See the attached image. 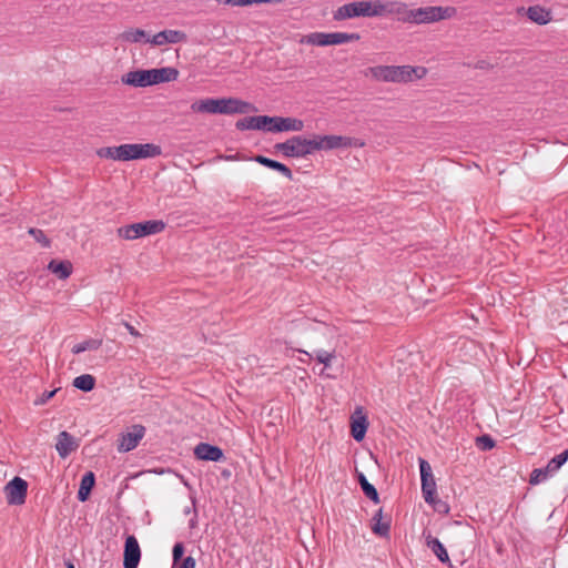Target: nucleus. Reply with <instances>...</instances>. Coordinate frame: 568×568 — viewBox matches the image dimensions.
Listing matches in <instances>:
<instances>
[{
	"mask_svg": "<svg viewBox=\"0 0 568 568\" xmlns=\"http://www.w3.org/2000/svg\"><path fill=\"white\" fill-rule=\"evenodd\" d=\"M351 138L342 135H314L312 139L294 135L285 142L276 143L274 149L285 158H305L316 151L351 146Z\"/></svg>",
	"mask_w": 568,
	"mask_h": 568,
	"instance_id": "obj_1",
	"label": "nucleus"
},
{
	"mask_svg": "<svg viewBox=\"0 0 568 568\" xmlns=\"http://www.w3.org/2000/svg\"><path fill=\"white\" fill-rule=\"evenodd\" d=\"M406 4L398 1L383 2L382 0H363L345 3L338 7L333 18L336 21H343L354 18H375L392 13H402Z\"/></svg>",
	"mask_w": 568,
	"mask_h": 568,
	"instance_id": "obj_2",
	"label": "nucleus"
},
{
	"mask_svg": "<svg viewBox=\"0 0 568 568\" xmlns=\"http://www.w3.org/2000/svg\"><path fill=\"white\" fill-rule=\"evenodd\" d=\"M426 74L427 69L419 65H376L369 67L365 71L366 77L369 75L376 81L390 83H408L420 80Z\"/></svg>",
	"mask_w": 568,
	"mask_h": 568,
	"instance_id": "obj_3",
	"label": "nucleus"
},
{
	"mask_svg": "<svg viewBox=\"0 0 568 568\" xmlns=\"http://www.w3.org/2000/svg\"><path fill=\"white\" fill-rule=\"evenodd\" d=\"M457 14V8L452 6H429L408 11V20L417 23H434L442 20L452 19Z\"/></svg>",
	"mask_w": 568,
	"mask_h": 568,
	"instance_id": "obj_4",
	"label": "nucleus"
},
{
	"mask_svg": "<svg viewBox=\"0 0 568 568\" xmlns=\"http://www.w3.org/2000/svg\"><path fill=\"white\" fill-rule=\"evenodd\" d=\"M165 229L162 220H149L124 225L118 229V235L124 240H135L146 235L161 233Z\"/></svg>",
	"mask_w": 568,
	"mask_h": 568,
	"instance_id": "obj_5",
	"label": "nucleus"
},
{
	"mask_svg": "<svg viewBox=\"0 0 568 568\" xmlns=\"http://www.w3.org/2000/svg\"><path fill=\"white\" fill-rule=\"evenodd\" d=\"M361 39L359 33H347V32H313L304 37L301 42L308 43L312 45L325 47V45H337L358 41Z\"/></svg>",
	"mask_w": 568,
	"mask_h": 568,
	"instance_id": "obj_6",
	"label": "nucleus"
},
{
	"mask_svg": "<svg viewBox=\"0 0 568 568\" xmlns=\"http://www.w3.org/2000/svg\"><path fill=\"white\" fill-rule=\"evenodd\" d=\"M124 152L126 162L160 156L162 148L154 143H125Z\"/></svg>",
	"mask_w": 568,
	"mask_h": 568,
	"instance_id": "obj_7",
	"label": "nucleus"
},
{
	"mask_svg": "<svg viewBox=\"0 0 568 568\" xmlns=\"http://www.w3.org/2000/svg\"><path fill=\"white\" fill-rule=\"evenodd\" d=\"M6 499L10 506H20L26 503L28 494V483L16 476L4 486Z\"/></svg>",
	"mask_w": 568,
	"mask_h": 568,
	"instance_id": "obj_8",
	"label": "nucleus"
},
{
	"mask_svg": "<svg viewBox=\"0 0 568 568\" xmlns=\"http://www.w3.org/2000/svg\"><path fill=\"white\" fill-rule=\"evenodd\" d=\"M418 463L423 497L425 501H433V497L436 495L437 486L432 471V467L429 463L424 458H419Z\"/></svg>",
	"mask_w": 568,
	"mask_h": 568,
	"instance_id": "obj_9",
	"label": "nucleus"
},
{
	"mask_svg": "<svg viewBox=\"0 0 568 568\" xmlns=\"http://www.w3.org/2000/svg\"><path fill=\"white\" fill-rule=\"evenodd\" d=\"M145 435V427L136 424L126 433H122L118 439V450L128 453L133 450Z\"/></svg>",
	"mask_w": 568,
	"mask_h": 568,
	"instance_id": "obj_10",
	"label": "nucleus"
},
{
	"mask_svg": "<svg viewBox=\"0 0 568 568\" xmlns=\"http://www.w3.org/2000/svg\"><path fill=\"white\" fill-rule=\"evenodd\" d=\"M304 129V121L291 116H270L267 132H300Z\"/></svg>",
	"mask_w": 568,
	"mask_h": 568,
	"instance_id": "obj_11",
	"label": "nucleus"
},
{
	"mask_svg": "<svg viewBox=\"0 0 568 568\" xmlns=\"http://www.w3.org/2000/svg\"><path fill=\"white\" fill-rule=\"evenodd\" d=\"M141 560V548L138 539L133 535H129L124 542L123 567L138 568Z\"/></svg>",
	"mask_w": 568,
	"mask_h": 568,
	"instance_id": "obj_12",
	"label": "nucleus"
},
{
	"mask_svg": "<svg viewBox=\"0 0 568 568\" xmlns=\"http://www.w3.org/2000/svg\"><path fill=\"white\" fill-rule=\"evenodd\" d=\"M194 456L199 460L220 462L224 459V452L216 445L199 443L194 448Z\"/></svg>",
	"mask_w": 568,
	"mask_h": 568,
	"instance_id": "obj_13",
	"label": "nucleus"
},
{
	"mask_svg": "<svg viewBox=\"0 0 568 568\" xmlns=\"http://www.w3.org/2000/svg\"><path fill=\"white\" fill-rule=\"evenodd\" d=\"M122 82L135 88L154 85L151 69L130 71L122 77Z\"/></svg>",
	"mask_w": 568,
	"mask_h": 568,
	"instance_id": "obj_14",
	"label": "nucleus"
},
{
	"mask_svg": "<svg viewBox=\"0 0 568 568\" xmlns=\"http://www.w3.org/2000/svg\"><path fill=\"white\" fill-rule=\"evenodd\" d=\"M191 110L193 112L200 113L224 114V98H207L200 101H195L191 104Z\"/></svg>",
	"mask_w": 568,
	"mask_h": 568,
	"instance_id": "obj_15",
	"label": "nucleus"
},
{
	"mask_svg": "<svg viewBox=\"0 0 568 568\" xmlns=\"http://www.w3.org/2000/svg\"><path fill=\"white\" fill-rule=\"evenodd\" d=\"M526 12L528 19L539 26H545L549 23L552 19L551 11L549 9H546L545 7H541L539 4L530 6L527 9L524 7H520L517 9V13L520 14L521 12Z\"/></svg>",
	"mask_w": 568,
	"mask_h": 568,
	"instance_id": "obj_16",
	"label": "nucleus"
},
{
	"mask_svg": "<svg viewBox=\"0 0 568 568\" xmlns=\"http://www.w3.org/2000/svg\"><path fill=\"white\" fill-rule=\"evenodd\" d=\"M268 124H270L268 115H254V116H245L243 119H240L235 123V128L240 131H245V130L267 131Z\"/></svg>",
	"mask_w": 568,
	"mask_h": 568,
	"instance_id": "obj_17",
	"label": "nucleus"
},
{
	"mask_svg": "<svg viewBox=\"0 0 568 568\" xmlns=\"http://www.w3.org/2000/svg\"><path fill=\"white\" fill-rule=\"evenodd\" d=\"M186 40V34L180 30H163L158 32L152 37V39H146V42H150L154 45H163L165 43H179Z\"/></svg>",
	"mask_w": 568,
	"mask_h": 568,
	"instance_id": "obj_18",
	"label": "nucleus"
},
{
	"mask_svg": "<svg viewBox=\"0 0 568 568\" xmlns=\"http://www.w3.org/2000/svg\"><path fill=\"white\" fill-rule=\"evenodd\" d=\"M77 448L78 444L70 433L67 430L59 433L57 437L55 449L61 458L68 457Z\"/></svg>",
	"mask_w": 568,
	"mask_h": 568,
	"instance_id": "obj_19",
	"label": "nucleus"
},
{
	"mask_svg": "<svg viewBox=\"0 0 568 568\" xmlns=\"http://www.w3.org/2000/svg\"><path fill=\"white\" fill-rule=\"evenodd\" d=\"M224 114H245L254 110L253 104L237 98H224Z\"/></svg>",
	"mask_w": 568,
	"mask_h": 568,
	"instance_id": "obj_20",
	"label": "nucleus"
},
{
	"mask_svg": "<svg viewBox=\"0 0 568 568\" xmlns=\"http://www.w3.org/2000/svg\"><path fill=\"white\" fill-rule=\"evenodd\" d=\"M355 414H362V409L358 408ZM367 427H368V422H367V417L365 415H359L357 417L353 416L352 417V423H351V434H352V437L356 440V442H362L366 435V432H367Z\"/></svg>",
	"mask_w": 568,
	"mask_h": 568,
	"instance_id": "obj_21",
	"label": "nucleus"
},
{
	"mask_svg": "<svg viewBox=\"0 0 568 568\" xmlns=\"http://www.w3.org/2000/svg\"><path fill=\"white\" fill-rule=\"evenodd\" d=\"M254 161L265 168L280 172L283 176H285L288 180L293 179L292 170L287 165L278 161L266 158L264 155H256L254 158Z\"/></svg>",
	"mask_w": 568,
	"mask_h": 568,
	"instance_id": "obj_22",
	"label": "nucleus"
},
{
	"mask_svg": "<svg viewBox=\"0 0 568 568\" xmlns=\"http://www.w3.org/2000/svg\"><path fill=\"white\" fill-rule=\"evenodd\" d=\"M95 485V475L93 471H87L80 481V487L78 490V499L81 503H84L89 499L92 488Z\"/></svg>",
	"mask_w": 568,
	"mask_h": 568,
	"instance_id": "obj_23",
	"label": "nucleus"
},
{
	"mask_svg": "<svg viewBox=\"0 0 568 568\" xmlns=\"http://www.w3.org/2000/svg\"><path fill=\"white\" fill-rule=\"evenodd\" d=\"M151 71L154 84L175 81L179 77V71L171 67L151 69Z\"/></svg>",
	"mask_w": 568,
	"mask_h": 568,
	"instance_id": "obj_24",
	"label": "nucleus"
},
{
	"mask_svg": "<svg viewBox=\"0 0 568 568\" xmlns=\"http://www.w3.org/2000/svg\"><path fill=\"white\" fill-rule=\"evenodd\" d=\"M426 545L434 552V555L437 557V559L440 562L446 564L449 561L448 552H447L445 546L443 545V542L438 538L433 537L429 534L426 537Z\"/></svg>",
	"mask_w": 568,
	"mask_h": 568,
	"instance_id": "obj_25",
	"label": "nucleus"
},
{
	"mask_svg": "<svg viewBox=\"0 0 568 568\" xmlns=\"http://www.w3.org/2000/svg\"><path fill=\"white\" fill-rule=\"evenodd\" d=\"M124 144L118 146H104L97 150V155L101 159L125 162Z\"/></svg>",
	"mask_w": 568,
	"mask_h": 568,
	"instance_id": "obj_26",
	"label": "nucleus"
},
{
	"mask_svg": "<svg viewBox=\"0 0 568 568\" xmlns=\"http://www.w3.org/2000/svg\"><path fill=\"white\" fill-rule=\"evenodd\" d=\"M48 270L60 280H67L72 274V264L69 261L51 260L48 264Z\"/></svg>",
	"mask_w": 568,
	"mask_h": 568,
	"instance_id": "obj_27",
	"label": "nucleus"
},
{
	"mask_svg": "<svg viewBox=\"0 0 568 568\" xmlns=\"http://www.w3.org/2000/svg\"><path fill=\"white\" fill-rule=\"evenodd\" d=\"M357 478L364 495L374 504H378L379 495L375 486L367 480L363 473H359Z\"/></svg>",
	"mask_w": 568,
	"mask_h": 568,
	"instance_id": "obj_28",
	"label": "nucleus"
},
{
	"mask_svg": "<svg viewBox=\"0 0 568 568\" xmlns=\"http://www.w3.org/2000/svg\"><path fill=\"white\" fill-rule=\"evenodd\" d=\"M72 385L82 390V392H91L95 386V377L91 374H82L73 379Z\"/></svg>",
	"mask_w": 568,
	"mask_h": 568,
	"instance_id": "obj_29",
	"label": "nucleus"
},
{
	"mask_svg": "<svg viewBox=\"0 0 568 568\" xmlns=\"http://www.w3.org/2000/svg\"><path fill=\"white\" fill-rule=\"evenodd\" d=\"M374 525L372 526V530L374 534L381 537H388L390 531L389 521L382 523V509H379L373 517Z\"/></svg>",
	"mask_w": 568,
	"mask_h": 568,
	"instance_id": "obj_30",
	"label": "nucleus"
},
{
	"mask_svg": "<svg viewBox=\"0 0 568 568\" xmlns=\"http://www.w3.org/2000/svg\"><path fill=\"white\" fill-rule=\"evenodd\" d=\"M102 339L89 338L81 343L75 344L71 352L75 355L81 354L85 351H97L102 346Z\"/></svg>",
	"mask_w": 568,
	"mask_h": 568,
	"instance_id": "obj_31",
	"label": "nucleus"
},
{
	"mask_svg": "<svg viewBox=\"0 0 568 568\" xmlns=\"http://www.w3.org/2000/svg\"><path fill=\"white\" fill-rule=\"evenodd\" d=\"M122 39L132 43L145 41L146 42V33L142 29H129L122 33Z\"/></svg>",
	"mask_w": 568,
	"mask_h": 568,
	"instance_id": "obj_32",
	"label": "nucleus"
},
{
	"mask_svg": "<svg viewBox=\"0 0 568 568\" xmlns=\"http://www.w3.org/2000/svg\"><path fill=\"white\" fill-rule=\"evenodd\" d=\"M549 475L546 473L545 468H535L530 473L529 476V484L530 485H539L541 483H545L549 479Z\"/></svg>",
	"mask_w": 568,
	"mask_h": 568,
	"instance_id": "obj_33",
	"label": "nucleus"
},
{
	"mask_svg": "<svg viewBox=\"0 0 568 568\" xmlns=\"http://www.w3.org/2000/svg\"><path fill=\"white\" fill-rule=\"evenodd\" d=\"M313 354L316 361L325 367L331 366L332 361L335 358V352H327L325 349H316Z\"/></svg>",
	"mask_w": 568,
	"mask_h": 568,
	"instance_id": "obj_34",
	"label": "nucleus"
},
{
	"mask_svg": "<svg viewBox=\"0 0 568 568\" xmlns=\"http://www.w3.org/2000/svg\"><path fill=\"white\" fill-rule=\"evenodd\" d=\"M28 233L38 242L41 244L42 247H50L51 241L48 239V236L44 234V232L40 229L30 227L28 230Z\"/></svg>",
	"mask_w": 568,
	"mask_h": 568,
	"instance_id": "obj_35",
	"label": "nucleus"
},
{
	"mask_svg": "<svg viewBox=\"0 0 568 568\" xmlns=\"http://www.w3.org/2000/svg\"><path fill=\"white\" fill-rule=\"evenodd\" d=\"M223 1L225 4L244 7V6H251L254 3H282L285 0H223Z\"/></svg>",
	"mask_w": 568,
	"mask_h": 568,
	"instance_id": "obj_36",
	"label": "nucleus"
},
{
	"mask_svg": "<svg viewBox=\"0 0 568 568\" xmlns=\"http://www.w3.org/2000/svg\"><path fill=\"white\" fill-rule=\"evenodd\" d=\"M426 503L428 505H430L434 508V510L439 513V514L447 515L449 513V509H450L449 505L446 501L437 498L436 495H434L433 501H426Z\"/></svg>",
	"mask_w": 568,
	"mask_h": 568,
	"instance_id": "obj_37",
	"label": "nucleus"
},
{
	"mask_svg": "<svg viewBox=\"0 0 568 568\" xmlns=\"http://www.w3.org/2000/svg\"><path fill=\"white\" fill-rule=\"evenodd\" d=\"M567 460H568V448L565 449L562 453L552 457L548 462V464L556 470H559L566 464Z\"/></svg>",
	"mask_w": 568,
	"mask_h": 568,
	"instance_id": "obj_38",
	"label": "nucleus"
},
{
	"mask_svg": "<svg viewBox=\"0 0 568 568\" xmlns=\"http://www.w3.org/2000/svg\"><path fill=\"white\" fill-rule=\"evenodd\" d=\"M477 446L481 450H490L495 447L496 443L489 435H483L476 438Z\"/></svg>",
	"mask_w": 568,
	"mask_h": 568,
	"instance_id": "obj_39",
	"label": "nucleus"
},
{
	"mask_svg": "<svg viewBox=\"0 0 568 568\" xmlns=\"http://www.w3.org/2000/svg\"><path fill=\"white\" fill-rule=\"evenodd\" d=\"M183 555H184V545L182 542H176L172 549L173 562L176 564L178 561H180L182 559Z\"/></svg>",
	"mask_w": 568,
	"mask_h": 568,
	"instance_id": "obj_40",
	"label": "nucleus"
},
{
	"mask_svg": "<svg viewBox=\"0 0 568 568\" xmlns=\"http://www.w3.org/2000/svg\"><path fill=\"white\" fill-rule=\"evenodd\" d=\"M57 392H58V389L44 390L41 394V396L34 402V404L36 405H43V404H45L48 400H50L55 395Z\"/></svg>",
	"mask_w": 568,
	"mask_h": 568,
	"instance_id": "obj_41",
	"label": "nucleus"
},
{
	"mask_svg": "<svg viewBox=\"0 0 568 568\" xmlns=\"http://www.w3.org/2000/svg\"><path fill=\"white\" fill-rule=\"evenodd\" d=\"M195 559L192 556H187L182 560L180 568H195Z\"/></svg>",
	"mask_w": 568,
	"mask_h": 568,
	"instance_id": "obj_42",
	"label": "nucleus"
},
{
	"mask_svg": "<svg viewBox=\"0 0 568 568\" xmlns=\"http://www.w3.org/2000/svg\"><path fill=\"white\" fill-rule=\"evenodd\" d=\"M124 326H125V328L128 329V332H129L131 335H133V336H135V337L141 336V334L139 333V331H136V329H135V327H134L133 325H131L130 323L125 322V323H124Z\"/></svg>",
	"mask_w": 568,
	"mask_h": 568,
	"instance_id": "obj_43",
	"label": "nucleus"
},
{
	"mask_svg": "<svg viewBox=\"0 0 568 568\" xmlns=\"http://www.w3.org/2000/svg\"><path fill=\"white\" fill-rule=\"evenodd\" d=\"M489 67H490V64L486 60H479L475 63V69L484 70V69H488Z\"/></svg>",
	"mask_w": 568,
	"mask_h": 568,
	"instance_id": "obj_44",
	"label": "nucleus"
},
{
	"mask_svg": "<svg viewBox=\"0 0 568 568\" xmlns=\"http://www.w3.org/2000/svg\"><path fill=\"white\" fill-rule=\"evenodd\" d=\"M544 468H545L546 473L549 475L550 478L552 476H555V474L558 471L555 468H552L549 464H547L546 467H544Z\"/></svg>",
	"mask_w": 568,
	"mask_h": 568,
	"instance_id": "obj_45",
	"label": "nucleus"
},
{
	"mask_svg": "<svg viewBox=\"0 0 568 568\" xmlns=\"http://www.w3.org/2000/svg\"><path fill=\"white\" fill-rule=\"evenodd\" d=\"M64 565H65V568H75L71 560H65Z\"/></svg>",
	"mask_w": 568,
	"mask_h": 568,
	"instance_id": "obj_46",
	"label": "nucleus"
},
{
	"mask_svg": "<svg viewBox=\"0 0 568 568\" xmlns=\"http://www.w3.org/2000/svg\"><path fill=\"white\" fill-rule=\"evenodd\" d=\"M301 353L305 354L308 358H312L313 354L308 353V352H305V351H300Z\"/></svg>",
	"mask_w": 568,
	"mask_h": 568,
	"instance_id": "obj_47",
	"label": "nucleus"
},
{
	"mask_svg": "<svg viewBox=\"0 0 568 568\" xmlns=\"http://www.w3.org/2000/svg\"><path fill=\"white\" fill-rule=\"evenodd\" d=\"M190 527H194V520L193 519L190 521Z\"/></svg>",
	"mask_w": 568,
	"mask_h": 568,
	"instance_id": "obj_48",
	"label": "nucleus"
},
{
	"mask_svg": "<svg viewBox=\"0 0 568 568\" xmlns=\"http://www.w3.org/2000/svg\"><path fill=\"white\" fill-rule=\"evenodd\" d=\"M184 513H185V514H189V513H190V508H186V509L184 510Z\"/></svg>",
	"mask_w": 568,
	"mask_h": 568,
	"instance_id": "obj_49",
	"label": "nucleus"
}]
</instances>
